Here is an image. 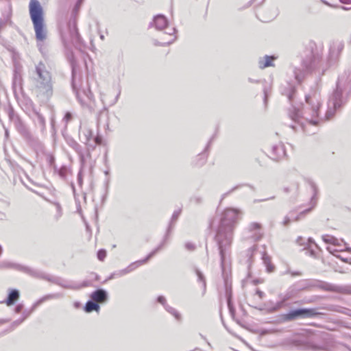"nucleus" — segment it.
Segmentation results:
<instances>
[{"label":"nucleus","instance_id":"obj_62","mask_svg":"<svg viewBox=\"0 0 351 351\" xmlns=\"http://www.w3.org/2000/svg\"><path fill=\"white\" fill-rule=\"evenodd\" d=\"M334 245H339V241L337 238L334 237V241L332 243Z\"/></svg>","mask_w":351,"mask_h":351},{"label":"nucleus","instance_id":"obj_26","mask_svg":"<svg viewBox=\"0 0 351 351\" xmlns=\"http://www.w3.org/2000/svg\"><path fill=\"white\" fill-rule=\"evenodd\" d=\"M262 260L268 272H272L274 271L275 267L271 263V258L265 252L263 253Z\"/></svg>","mask_w":351,"mask_h":351},{"label":"nucleus","instance_id":"obj_36","mask_svg":"<svg viewBox=\"0 0 351 351\" xmlns=\"http://www.w3.org/2000/svg\"><path fill=\"white\" fill-rule=\"evenodd\" d=\"M180 210H175L172 215V217H171V221H170V225H169V230L170 229V228L171 227V226L176 223V220L178 219V218L179 217L180 215Z\"/></svg>","mask_w":351,"mask_h":351},{"label":"nucleus","instance_id":"obj_47","mask_svg":"<svg viewBox=\"0 0 351 351\" xmlns=\"http://www.w3.org/2000/svg\"><path fill=\"white\" fill-rule=\"evenodd\" d=\"M77 182H78V184L80 186H82V182H83V176H82V171H80L78 174H77Z\"/></svg>","mask_w":351,"mask_h":351},{"label":"nucleus","instance_id":"obj_32","mask_svg":"<svg viewBox=\"0 0 351 351\" xmlns=\"http://www.w3.org/2000/svg\"><path fill=\"white\" fill-rule=\"evenodd\" d=\"M53 205L55 206L56 210V213L54 217L56 220H58L62 215V207L58 202H54Z\"/></svg>","mask_w":351,"mask_h":351},{"label":"nucleus","instance_id":"obj_29","mask_svg":"<svg viewBox=\"0 0 351 351\" xmlns=\"http://www.w3.org/2000/svg\"><path fill=\"white\" fill-rule=\"evenodd\" d=\"M84 0H77L76 3L73 9L71 15L73 17L74 22L76 20V16L78 14V12L80 11V8L84 3Z\"/></svg>","mask_w":351,"mask_h":351},{"label":"nucleus","instance_id":"obj_59","mask_svg":"<svg viewBox=\"0 0 351 351\" xmlns=\"http://www.w3.org/2000/svg\"><path fill=\"white\" fill-rule=\"evenodd\" d=\"M237 188V186H235V187L232 188L228 193H224L223 195V196H222V198H224L228 194H229L231 192L234 191Z\"/></svg>","mask_w":351,"mask_h":351},{"label":"nucleus","instance_id":"obj_49","mask_svg":"<svg viewBox=\"0 0 351 351\" xmlns=\"http://www.w3.org/2000/svg\"><path fill=\"white\" fill-rule=\"evenodd\" d=\"M23 304H19L14 308V312L16 313H19L21 312V311L23 310Z\"/></svg>","mask_w":351,"mask_h":351},{"label":"nucleus","instance_id":"obj_13","mask_svg":"<svg viewBox=\"0 0 351 351\" xmlns=\"http://www.w3.org/2000/svg\"><path fill=\"white\" fill-rule=\"evenodd\" d=\"M62 295L60 293H53V294H48L46 295L42 298H40L39 300H38L32 306L31 309L29 311H24L22 314V319L25 320L26 318H27L30 314L42 303L44 302L52 300V299H56L60 298Z\"/></svg>","mask_w":351,"mask_h":351},{"label":"nucleus","instance_id":"obj_57","mask_svg":"<svg viewBox=\"0 0 351 351\" xmlns=\"http://www.w3.org/2000/svg\"><path fill=\"white\" fill-rule=\"evenodd\" d=\"M304 241V239L301 237H299L298 239H297V243L300 245H302L304 243H301L300 241Z\"/></svg>","mask_w":351,"mask_h":351},{"label":"nucleus","instance_id":"obj_9","mask_svg":"<svg viewBox=\"0 0 351 351\" xmlns=\"http://www.w3.org/2000/svg\"><path fill=\"white\" fill-rule=\"evenodd\" d=\"M32 22H44L43 9L38 0H31L29 5Z\"/></svg>","mask_w":351,"mask_h":351},{"label":"nucleus","instance_id":"obj_39","mask_svg":"<svg viewBox=\"0 0 351 351\" xmlns=\"http://www.w3.org/2000/svg\"><path fill=\"white\" fill-rule=\"evenodd\" d=\"M294 211L289 213L288 216H286L282 221L284 226H288L291 221H293Z\"/></svg>","mask_w":351,"mask_h":351},{"label":"nucleus","instance_id":"obj_21","mask_svg":"<svg viewBox=\"0 0 351 351\" xmlns=\"http://www.w3.org/2000/svg\"><path fill=\"white\" fill-rule=\"evenodd\" d=\"M20 298L19 291L15 289L8 290V294L6 300L3 302L7 306L13 305Z\"/></svg>","mask_w":351,"mask_h":351},{"label":"nucleus","instance_id":"obj_17","mask_svg":"<svg viewBox=\"0 0 351 351\" xmlns=\"http://www.w3.org/2000/svg\"><path fill=\"white\" fill-rule=\"evenodd\" d=\"M292 343L297 347H305L307 343V330H302L292 337Z\"/></svg>","mask_w":351,"mask_h":351},{"label":"nucleus","instance_id":"obj_63","mask_svg":"<svg viewBox=\"0 0 351 351\" xmlns=\"http://www.w3.org/2000/svg\"><path fill=\"white\" fill-rule=\"evenodd\" d=\"M341 3H348L351 5V1L350 0H340Z\"/></svg>","mask_w":351,"mask_h":351},{"label":"nucleus","instance_id":"obj_61","mask_svg":"<svg viewBox=\"0 0 351 351\" xmlns=\"http://www.w3.org/2000/svg\"><path fill=\"white\" fill-rule=\"evenodd\" d=\"M14 112H13V110H10V112H9V117L11 119H12L14 118Z\"/></svg>","mask_w":351,"mask_h":351},{"label":"nucleus","instance_id":"obj_4","mask_svg":"<svg viewBox=\"0 0 351 351\" xmlns=\"http://www.w3.org/2000/svg\"><path fill=\"white\" fill-rule=\"evenodd\" d=\"M323 45L314 41L308 43V77H314L315 80L321 77L328 69L323 56Z\"/></svg>","mask_w":351,"mask_h":351},{"label":"nucleus","instance_id":"obj_7","mask_svg":"<svg viewBox=\"0 0 351 351\" xmlns=\"http://www.w3.org/2000/svg\"><path fill=\"white\" fill-rule=\"evenodd\" d=\"M162 246V244H160L158 247H156L155 250L151 252L145 258L132 263L126 268L114 271L110 275L109 279H113L117 277H121L135 270L141 265L146 263L149 258H151L155 254L157 253L158 251H159L161 249Z\"/></svg>","mask_w":351,"mask_h":351},{"label":"nucleus","instance_id":"obj_18","mask_svg":"<svg viewBox=\"0 0 351 351\" xmlns=\"http://www.w3.org/2000/svg\"><path fill=\"white\" fill-rule=\"evenodd\" d=\"M108 293L102 289H97L90 294V298L98 303H105L108 300Z\"/></svg>","mask_w":351,"mask_h":351},{"label":"nucleus","instance_id":"obj_1","mask_svg":"<svg viewBox=\"0 0 351 351\" xmlns=\"http://www.w3.org/2000/svg\"><path fill=\"white\" fill-rule=\"evenodd\" d=\"M351 89V70L341 74L337 80V88L328 101L327 110L324 116L320 113L321 94L315 91L308 95V124L319 126L332 119L336 112L345 104L343 93Z\"/></svg>","mask_w":351,"mask_h":351},{"label":"nucleus","instance_id":"obj_56","mask_svg":"<svg viewBox=\"0 0 351 351\" xmlns=\"http://www.w3.org/2000/svg\"><path fill=\"white\" fill-rule=\"evenodd\" d=\"M101 27L99 26L98 27V31H99V34L100 38L101 40H104V34L103 32H101Z\"/></svg>","mask_w":351,"mask_h":351},{"label":"nucleus","instance_id":"obj_60","mask_svg":"<svg viewBox=\"0 0 351 351\" xmlns=\"http://www.w3.org/2000/svg\"><path fill=\"white\" fill-rule=\"evenodd\" d=\"M264 95H265V98H264L265 103H266L267 97H268L267 91L266 89H264Z\"/></svg>","mask_w":351,"mask_h":351},{"label":"nucleus","instance_id":"obj_16","mask_svg":"<svg viewBox=\"0 0 351 351\" xmlns=\"http://www.w3.org/2000/svg\"><path fill=\"white\" fill-rule=\"evenodd\" d=\"M278 56L275 55L268 56L265 55L263 57H261L258 61V65L259 69H264L267 67L274 66V61L278 59Z\"/></svg>","mask_w":351,"mask_h":351},{"label":"nucleus","instance_id":"obj_51","mask_svg":"<svg viewBox=\"0 0 351 351\" xmlns=\"http://www.w3.org/2000/svg\"><path fill=\"white\" fill-rule=\"evenodd\" d=\"M308 350L309 349H313L314 350H321L322 349L321 347L317 346H314L311 343H310L309 341H308Z\"/></svg>","mask_w":351,"mask_h":351},{"label":"nucleus","instance_id":"obj_64","mask_svg":"<svg viewBox=\"0 0 351 351\" xmlns=\"http://www.w3.org/2000/svg\"><path fill=\"white\" fill-rule=\"evenodd\" d=\"M308 252H309L310 248H311V243H313V241L311 238H308Z\"/></svg>","mask_w":351,"mask_h":351},{"label":"nucleus","instance_id":"obj_38","mask_svg":"<svg viewBox=\"0 0 351 351\" xmlns=\"http://www.w3.org/2000/svg\"><path fill=\"white\" fill-rule=\"evenodd\" d=\"M306 211H307V210H304L300 212V213L297 215H295V213H294L293 221H298L300 220L301 219L305 218L306 215Z\"/></svg>","mask_w":351,"mask_h":351},{"label":"nucleus","instance_id":"obj_42","mask_svg":"<svg viewBox=\"0 0 351 351\" xmlns=\"http://www.w3.org/2000/svg\"><path fill=\"white\" fill-rule=\"evenodd\" d=\"M331 311H337V312H339V313H346V311L347 309H346L345 308H343V307H340V306H331V308H330Z\"/></svg>","mask_w":351,"mask_h":351},{"label":"nucleus","instance_id":"obj_35","mask_svg":"<svg viewBox=\"0 0 351 351\" xmlns=\"http://www.w3.org/2000/svg\"><path fill=\"white\" fill-rule=\"evenodd\" d=\"M227 294H228L227 303H228L229 311H230V314L232 315V316H234L235 310H234V306L231 302V295H230V293H227Z\"/></svg>","mask_w":351,"mask_h":351},{"label":"nucleus","instance_id":"obj_5","mask_svg":"<svg viewBox=\"0 0 351 351\" xmlns=\"http://www.w3.org/2000/svg\"><path fill=\"white\" fill-rule=\"evenodd\" d=\"M150 27H154L159 32L163 45L172 43L176 38L174 23H151Z\"/></svg>","mask_w":351,"mask_h":351},{"label":"nucleus","instance_id":"obj_43","mask_svg":"<svg viewBox=\"0 0 351 351\" xmlns=\"http://www.w3.org/2000/svg\"><path fill=\"white\" fill-rule=\"evenodd\" d=\"M36 115H37L38 123L43 128H44L45 125V121L44 117L38 112H36Z\"/></svg>","mask_w":351,"mask_h":351},{"label":"nucleus","instance_id":"obj_48","mask_svg":"<svg viewBox=\"0 0 351 351\" xmlns=\"http://www.w3.org/2000/svg\"><path fill=\"white\" fill-rule=\"evenodd\" d=\"M72 119V115L70 112H67L64 117V121L67 123L69 121H70Z\"/></svg>","mask_w":351,"mask_h":351},{"label":"nucleus","instance_id":"obj_40","mask_svg":"<svg viewBox=\"0 0 351 351\" xmlns=\"http://www.w3.org/2000/svg\"><path fill=\"white\" fill-rule=\"evenodd\" d=\"M76 96L82 106L87 105L86 99L83 98V97L81 95V93L78 90H76Z\"/></svg>","mask_w":351,"mask_h":351},{"label":"nucleus","instance_id":"obj_20","mask_svg":"<svg viewBox=\"0 0 351 351\" xmlns=\"http://www.w3.org/2000/svg\"><path fill=\"white\" fill-rule=\"evenodd\" d=\"M47 280L65 289H77L81 287L80 286L77 285L73 282L66 281L60 278H47Z\"/></svg>","mask_w":351,"mask_h":351},{"label":"nucleus","instance_id":"obj_54","mask_svg":"<svg viewBox=\"0 0 351 351\" xmlns=\"http://www.w3.org/2000/svg\"><path fill=\"white\" fill-rule=\"evenodd\" d=\"M256 294L258 295L261 299H262L265 295V293L259 289L256 290Z\"/></svg>","mask_w":351,"mask_h":351},{"label":"nucleus","instance_id":"obj_12","mask_svg":"<svg viewBox=\"0 0 351 351\" xmlns=\"http://www.w3.org/2000/svg\"><path fill=\"white\" fill-rule=\"evenodd\" d=\"M322 289L341 293H349L351 294V287L350 286H337L335 285L322 282H319L318 285Z\"/></svg>","mask_w":351,"mask_h":351},{"label":"nucleus","instance_id":"obj_14","mask_svg":"<svg viewBox=\"0 0 351 351\" xmlns=\"http://www.w3.org/2000/svg\"><path fill=\"white\" fill-rule=\"evenodd\" d=\"M34 30L36 33V38L38 41V46L41 51V47L43 43L47 36V30L45 23H34Z\"/></svg>","mask_w":351,"mask_h":351},{"label":"nucleus","instance_id":"obj_37","mask_svg":"<svg viewBox=\"0 0 351 351\" xmlns=\"http://www.w3.org/2000/svg\"><path fill=\"white\" fill-rule=\"evenodd\" d=\"M195 273H196V275L197 276L198 280L199 282H202L203 287H204V289H205L206 288V280H205L203 274L198 269H195Z\"/></svg>","mask_w":351,"mask_h":351},{"label":"nucleus","instance_id":"obj_23","mask_svg":"<svg viewBox=\"0 0 351 351\" xmlns=\"http://www.w3.org/2000/svg\"><path fill=\"white\" fill-rule=\"evenodd\" d=\"M289 299V296H288L287 295H285L283 297H282L280 301H278L275 304H273L271 302H269V303H267L266 304V306H267L269 311L274 312V311H276L280 309L281 308H282L285 302Z\"/></svg>","mask_w":351,"mask_h":351},{"label":"nucleus","instance_id":"obj_58","mask_svg":"<svg viewBox=\"0 0 351 351\" xmlns=\"http://www.w3.org/2000/svg\"><path fill=\"white\" fill-rule=\"evenodd\" d=\"M248 81H249L250 83H259V82H260V81H259V80H254V79H252V78H251V77H249V78H248Z\"/></svg>","mask_w":351,"mask_h":351},{"label":"nucleus","instance_id":"obj_45","mask_svg":"<svg viewBox=\"0 0 351 351\" xmlns=\"http://www.w3.org/2000/svg\"><path fill=\"white\" fill-rule=\"evenodd\" d=\"M83 95L88 100H91L93 97L90 90H88V91H83Z\"/></svg>","mask_w":351,"mask_h":351},{"label":"nucleus","instance_id":"obj_8","mask_svg":"<svg viewBox=\"0 0 351 351\" xmlns=\"http://www.w3.org/2000/svg\"><path fill=\"white\" fill-rule=\"evenodd\" d=\"M343 49V44L340 41H334L330 45L328 54L326 60H325L328 69L338 62Z\"/></svg>","mask_w":351,"mask_h":351},{"label":"nucleus","instance_id":"obj_46","mask_svg":"<svg viewBox=\"0 0 351 351\" xmlns=\"http://www.w3.org/2000/svg\"><path fill=\"white\" fill-rule=\"evenodd\" d=\"M157 300L159 303L162 304L164 307L167 304L166 302V299L164 296H159Z\"/></svg>","mask_w":351,"mask_h":351},{"label":"nucleus","instance_id":"obj_34","mask_svg":"<svg viewBox=\"0 0 351 351\" xmlns=\"http://www.w3.org/2000/svg\"><path fill=\"white\" fill-rule=\"evenodd\" d=\"M324 313L316 308H308V318L323 315Z\"/></svg>","mask_w":351,"mask_h":351},{"label":"nucleus","instance_id":"obj_25","mask_svg":"<svg viewBox=\"0 0 351 351\" xmlns=\"http://www.w3.org/2000/svg\"><path fill=\"white\" fill-rule=\"evenodd\" d=\"M19 103L23 108L27 110H32L34 106L32 99L26 96H23L22 98L19 99Z\"/></svg>","mask_w":351,"mask_h":351},{"label":"nucleus","instance_id":"obj_41","mask_svg":"<svg viewBox=\"0 0 351 351\" xmlns=\"http://www.w3.org/2000/svg\"><path fill=\"white\" fill-rule=\"evenodd\" d=\"M106 256V252L104 250H99L97 252V258L99 261H104Z\"/></svg>","mask_w":351,"mask_h":351},{"label":"nucleus","instance_id":"obj_19","mask_svg":"<svg viewBox=\"0 0 351 351\" xmlns=\"http://www.w3.org/2000/svg\"><path fill=\"white\" fill-rule=\"evenodd\" d=\"M271 158L277 160L285 156L286 153L284 145L281 143L274 145L271 150Z\"/></svg>","mask_w":351,"mask_h":351},{"label":"nucleus","instance_id":"obj_2","mask_svg":"<svg viewBox=\"0 0 351 351\" xmlns=\"http://www.w3.org/2000/svg\"><path fill=\"white\" fill-rule=\"evenodd\" d=\"M241 211L228 208L222 213L219 228L215 236L220 256L221 267L223 274L230 265V245L234 229L239 219Z\"/></svg>","mask_w":351,"mask_h":351},{"label":"nucleus","instance_id":"obj_55","mask_svg":"<svg viewBox=\"0 0 351 351\" xmlns=\"http://www.w3.org/2000/svg\"><path fill=\"white\" fill-rule=\"evenodd\" d=\"M24 320L21 318L20 319H18L16 321H14L13 323H12V325L14 326H17L19 325H20Z\"/></svg>","mask_w":351,"mask_h":351},{"label":"nucleus","instance_id":"obj_22","mask_svg":"<svg viewBox=\"0 0 351 351\" xmlns=\"http://www.w3.org/2000/svg\"><path fill=\"white\" fill-rule=\"evenodd\" d=\"M291 119L294 121L295 124L291 125V127L297 130L298 128H300L302 131L305 130V125L301 120V117H300V112L298 110L293 114H290Z\"/></svg>","mask_w":351,"mask_h":351},{"label":"nucleus","instance_id":"obj_50","mask_svg":"<svg viewBox=\"0 0 351 351\" xmlns=\"http://www.w3.org/2000/svg\"><path fill=\"white\" fill-rule=\"evenodd\" d=\"M253 1H258V3H258V5H260V4H261V3L264 1V0H251V1H250L249 2H247V4H246V5L245 6V8H248V7H250V6L252 4V2H253Z\"/></svg>","mask_w":351,"mask_h":351},{"label":"nucleus","instance_id":"obj_3","mask_svg":"<svg viewBox=\"0 0 351 351\" xmlns=\"http://www.w3.org/2000/svg\"><path fill=\"white\" fill-rule=\"evenodd\" d=\"M31 91L41 101L47 102L53 95V80L51 73L42 62L36 64L29 77Z\"/></svg>","mask_w":351,"mask_h":351},{"label":"nucleus","instance_id":"obj_33","mask_svg":"<svg viewBox=\"0 0 351 351\" xmlns=\"http://www.w3.org/2000/svg\"><path fill=\"white\" fill-rule=\"evenodd\" d=\"M158 21L161 22H169L166 16L162 14H158L153 16L152 22H158Z\"/></svg>","mask_w":351,"mask_h":351},{"label":"nucleus","instance_id":"obj_6","mask_svg":"<svg viewBox=\"0 0 351 351\" xmlns=\"http://www.w3.org/2000/svg\"><path fill=\"white\" fill-rule=\"evenodd\" d=\"M59 29L64 45H66L67 43H77L80 42V38L76 23H60Z\"/></svg>","mask_w":351,"mask_h":351},{"label":"nucleus","instance_id":"obj_53","mask_svg":"<svg viewBox=\"0 0 351 351\" xmlns=\"http://www.w3.org/2000/svg\"><path fill=\"white\" fill-rule=\"evenodd\" d=\"M291 91L286 94L290 101L292 99V97H293V91H294V88L293 87H291Z\"/></svg>","mask_w":351,"mask_h":351},{"label":"nucleus","instance_id":"obj_52","mask_svg":"<svg viewBox=\"0 0 351 351\" xmlns=\"http://www.w3.org/2000/svg\"><path fill=\"white\" fill-rule=\"evenodd\" d=\"M185 247L189 250H193L195 249V245L191 243H186Z\"/></svg>","mask_w":351,"mask_h":351},{"label":"nucleus","instance_id":"obj_44","mask_svg":"<svg viewBox=\"0 0 351 351\" xmlns=\"http://www.w3.org/2000/svg\"><path fill=\"white\" fill-rule=\"evenodd\" d=\"M324 242L327 243H331L334 241V237L330 235H326L323 237Z\"/></svg>","mask_w":351,"mask_h":351},{"label":"nucleus","instance_id":"obj_31","mask_svg":"<svg viewBox=\"0 0 351 351\" xmlns=\"http://www.w3.org/2000/svg\"><path fill=\"white\" fill-rule=\"evenodd\" d=\"M165 308L166 309V311L167 312H169L170 314H171L177 320L181 319L180 314L174 308L167 304L165 306Z\"/></svg>","mask_w":351,"mask_h":351},{"label":"nucleus","instance_id":"obj_28","mask_svg":"<svg viewBox=\"0 0 351 351\" xmlns=\"http://www.w3.org/2000/svg\"><path fill=\"white\" fill-rule=\"evenodd\" d=\"M295 78L298 83L304 81L306 77V71L300 69H295L294 71Z\"/></svg>","mask_w":351,"mask_h":351},{"label":"nucleus","instance_id":"obj_24","mask_svg":"<svg viewBox=\"0 0 351 351\" xmlns=\"http://www.w3.org/2000/svg\"><path fill=\"white\" fill-rule=\"evenodd\" d=\"M1 267H15L17 269L23 271L27 274H29L30 275H32V276L37 275V273L36 271H33L32 269H31L27 267L21 266L19 265H14V264L10 263L3 262L1 264Z\"/></svg>","mask_w":351,"mask_h":351},{"label":"nucleus","instance_id":"obj_10","mask_svg":"<svg viewBox=\"0 0 351 351\" xmlns=\"http://www.w3.org/2000/svg\"><path fill=\"white\" fill-rule=\"evenodd\" d=\"M261 224L257 222L250 223L246 229V238L257 241L263 237Z\"/></svg>","mask_w":351,"mask_h":351},{"label":"nucleus","instance_id":"obj_15","mask_svg":"<svg viewBox=\"0 0 351 351\" xmlns=\"http://www.w3.org/2000/svg\"><path fill=\"white\" fill-rule=\"evenodd\" d=\"M307 317V308H300L290 311L289 313L283 315L284 321H291L300 317Z\"/></svg>","mask_w":351,"mask_h":351},{"label":"nucleus","instance_id":"obj_11","mask_svg":"<svg viewBox=\"0 0 351 351\" xmlns=\"http://www.w3.org/2000/svg\"><path fill=\"white\" fill-rule=\"evenodd\" d=\"M309 193L311 194V199L308 201V212L316 207L319 197V190L317 185L314 182L310 180H308Z\"/></svg>","mask_w":351,"mask_h":351},{"label":"nucleus","instance_id":"obj_27","mask_svg":"<svg viewBox=\"0 0 351 351\" xmlns=\"http://www.w3.org/2000/svg\"><path fill=\"white\" fill-rule=\"evenodd\" d=\"M100 309L99 305L93 301L92 299L90 300H88L84 306V311L87 313H90L93 311L99 312Z\"/></svg>","mask_w":351,"mask_h":351},{"label":"nucleus","instance_id":"obj_30","mask_svg":"<svg viewBox=\"0 0 351 351\" xmlns=\"http://www.w3.org/2000/svg\"><path fill=\"white\" fill-rule=\"evenodd\" d=\"M69 145L80 156H82V147L76 141L71 140L69 141Z\"/></svg>","mask_w":351,"mask_h":351}]
</instances>
